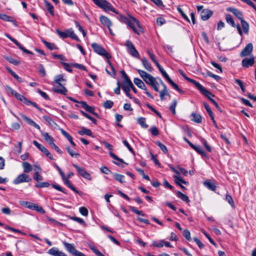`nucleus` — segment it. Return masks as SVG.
<instances>
[{"instance_id": "1", "label": "nucleus", "mask_w": 256, "mask_h": 256, "mask_svg": "<svg viewBox=\"0 0 256 256\" xmlns=\"http://www.w3.org/2000/svg\"><path fill=\"white\" fill-rule=\"evenodd\" d=\"M119 20L126 24L128 27L132 28L135 33L138 34H140V32L142 31V28L138 21L134 17H120Z\"/></svg>"}, {"instance_id": "2", "label": "nucleus", "mask_w": 256, "mask_h": 256, "mask_svg": "<svg viewBox=\"0 0 256 256\" xmlns=\"http://www.w3.org/2000/svg\"><path fill=\"white\" fill-rule=\"evenodd\" d=\"M66 81V80L64 78V75L62 74L56 76L54 78V82L60 86V88H54V91L57 93L66 94L67 92V90L61 84V82Z\"/></svg>"}, {"instance_id": "3", "label": "nucleus", "mask_w": 256, "mask_h": 256, "mask_svg": "<svg viewBox=\"0 0 256 256\" xmlns=\"http://www.w3.org/2000/svg\"><path fill=\"white\" fill-rule=\"evenodd\" d=\"M56 32L62 38H66L70 37L78 42L80 41V39L74 34V30L72 28L67 29L64 32L61 31L59 30H56Z\"/></svg>"}, {"instance_id": "4", "label": "nucleus", "mask_w": 256, "mask_h": 256, "mask_svg": "<svg viewBox=\"0 0 256 256\" xmlns=\"http://www.w3.org/2000/svg\"><path fill=\"white\" fill-rule=\"evenodd\" d=\"M198 90L208 98L210 102L215 106L220 112H222V110L219 106L218 104L212 98L214 96V95L213 94L207 90L202 85L200 86Z\"/></svg>"}, {"instance_id": "5", "label": "nucleus", "mask_w": 256, "mask_h": 256, "mask_svg": "<svg viewBox=\"0 0 256 256\" xmlns=\"http://www.w3.org/2000/svg\"><path fill=\"white\" fill-rule=\"evenodd\" d=\"M91 46L94 52L98 54L104 56L106 59L111 58L110 55L102 46L95 42L92 44Z\"/></svg>"}, {"instance_id": "6", "label": "nucleus", "mask_w": 256, "mask_h": 256, "mask_svg": "<svg viewBox=\"0 0 256 256\" xmlns=\"http://www.w3.org/2000/svg\"><path fill=\"white\" fill-rule=\"evenodd\" d=\"M62 244L66 250L74 256H86L84 253L78 251L73 244H69L66 242H62Z\"/></svg>"}, {"instance_id": "7", "label": "nucleus", "mask_w": 256, "mask_h": 256, "mask_svg": "<svg viewBox=\"0 0 256 256\" xmlns=\"http://www.w3.org/2000/svg\"><path fill=\"white\" fill-rule=\"evenodd\" d=\"M98 6L108 13H110L112 12L116 14H118V11L106 0H102Z\"/></svg>"}, {"instance_id": "8", "label": "nucleus", "mask_w": 256, "mask_h": 256, "mask_svg": "<svg viewBox=\"0 0 256 256\" xmlns=\"http://www.w3.org/2000/svg\"><path fill=\"white\" fill-rule=\"evenodd\" d=\"M128 52L133 57L140 58V54L138 50L136 49L134 45L130 40H126V42Z\"/></svg>"}, {"instance_id": "9", "label": "nucleus", "mask_w": 256, "mask_h": 256, "mask_svg": "<svg viewBox=\"0 0 256 256\" xmlns=\"http://www.w3.org/2000/svg\"><path fill=\"white\" fill-rule=\"evenodd\" d=\"M128 52L133 57L140 58V54L138 50L136 49L134 45L130 40H126V42Z\"/></svg>"}, {"instance_id": "10", "label": "nucleus", "mask_w": 256, "mask_h": 256, "mask_svg": "<svg viewBox=\"0 0 256 256\" xmlns=\"http://www.w3.org/2000/svg\"><path fill=\"white\" fill-rule=\"evenodd\" d=\"M226 21L228 24L234 28H236L238 34L240 36H242L243 33L241 29L240 24L238 22L237 19H234L232 17H226Z\"/></svg>"}, {"instance_id": "11", "label": "nucleus", "mask_w": 256, "mask_h": 256, "mask_svg": "<svg viewBox=\"0 0 256 256\" xmlns=\"http://www.w3.org/2000/svg\"><path fill=\"white\" fill-rule=\"evenodd\" d=\"M32 178L26 174L22 173L18 175L14 180V184H18L24 182H30Z\"/></svg>"}, {"instance_id": "12", "label": "nucleus", "mask_w": 256, "mask_h": 256, "mask_svg": "<svg viewBox=\"0 0 256 256\" xmlns=\"http://www.w3.org/2000/svg\"><path fill=\"white\" fill-rule=\"evenodd\" d=\"M73 166L80 176L89 180H92V178L90 174L87 172L84 168L79 166L76 164H73Z\"/></svg>"}, {"instance_id": "13", "label": "nucleus", "mask_w": 256, "mask_h": 256, "mask_svg": "<svg viewBox=\"0 0 256 256\" xmlns=\"http://www.w3.org/2000/svg\"><path fill=\"white\" fill-rule=\"evenodd\" d=\"M134 82L140 88L145 90V94L150 98H154L152 95L148 92L144 82L138 78H134Z\"/></svg>"}, {"instance_id": "14", "label": "nucleus", "mask_w": 256, "mask_h": 256, "mask_svg": "<svg viewBox=\"0 0 256 256\" xmlns=\"http://www.w3.org/2000/svg\"><path fill=\"white\" fill-rule=\"evenodd\" d=\"M32 143L40 150L46 156L48 157L50 160L54 159L52 154H51L50 152L44 146L41 144H39L36 140H34Z\"/></svg>"}, {"instance_id": "15", "label": "nucleus", "mask_w": 256, "mask_h": 256, "mask_svg": "<svg viewBox=\"0 0 256 256\" xmlns=\"http://www.w3.org/2000/svg\"><path fill=\"white\" fill-rule=\"evenodd\" d=\"M132 86V82L130 80H127L126 81H124V85L122 86V90L125 92L126 96L130 98H132V97L130 94Z\"/></svg>"}, {"instance_id": "16", "label": "nucleus", "mask_w": 256, "mask_h": 256, "mask_svg": "<svg viewBox=\"0 0 256 256\" xmlns=\"http://www.w3.org/2000/svg\"><path fill=\"white\" fill-rule=\"evenodd\" d=\"M6 36L9 38L12 42L14 44H15L18 48L20 49L22 51H23L24 52L30 54H34L31 51L26 50L24 46H22L20 42H18L17 40L16 39L12 38V36H10L8 34H6Z\"/></svg>"}, {"instance_id": "17", "label": "nucleus", "mask_w": 256, "mask_h": 256, "mask_svg": "<svg viewBox=\"0 0 256 256\" xmlns=\"http://www.w3.org/2000/svg\"><path fill=\"white\" fill-rule=\"evenodd\" d=\"M253 50V46L252 43H248L240 52V56L244 57L249 56Z\"/></svg>"}, {"instance_id": "18", "label": "nucleus", "mask_w": 256, "mask_h": 256, "mask_svg": "<svg viewBox=\"0 0 256 256\" xmlns=\"http://www.w3.org/2000/svg\"><path fill=\"white\" fill-rule=\"evenodd\" d=\"M100 20L103 26L108 28L110 34L113 35L112 30L110 28L112 22L110 20L108 17H100Z\"/></svg>"}, {"instance_id": "19", "label": "nucleus", "mask_w": 256, "mask_h": 256, "mask_svg": "<svg viewBox=\"0 0 256 256\" xmlns=\"http://www.w3.org/2000/svg\"><path fill=\"white\" fill-rule=\"evenodd\" d=\"M48 253L52 256H67L64 252L58 250V248L56 247L50 248Z\"/></svg>"}, {"instance_id": "20", "label": "nucleus", "mask_w": 256, "mask_h": 256, "mask_svg": "<svg viewBox=\"0 0 256 256\" xmlns=\"http://www.w3.org/2000/svg\"><path fill=\"white\" fill-rule=\"evenodd\" d=\"M81 106L87 112L93 114L94 116L98 117V114L94 112V108L88 106L86 102L82 101L80 102Z\"/></svg>"}, {"instance_id": "21", "label": "nucleus", "mask_w": 256, "mask_h": 256, "mask_svg": "<svg viewBox=\"0 0 256 256\" xmlns=\"http://www.w3.org/2000/svg\"><path fill=\"white\" fill-rule=\"evenodd\" d=\"M22 118L25 120L28 124L40 130V128L38 124H36L33 120L28 118L24 114H20Z\"/></svg>"}, {"instance_id": "22", "label": "nucleus", "mask_w": 256, "mask_h": 256, "mask_svg": "<svg viewBox=\"0 0 256 256\" xmlns=\"http://www.w3.org/2000/svg\"><path fill=\"white\" fill-rule=\"evenodd\" d=\"M254 62V58L252 56L250 58H245L242 60V64L243 67L248 68L250 66H252Z\"/></svg>"}, {"instance_id": "23", "label": "nucleus", "mask_w": 256, "mask_h": 256, "mask_svg": "<svg viewBox=\"0 0 256 256\" xmlns=\"http://www.w3.org/2000/svg\"><path fill=\"white\" fill-rule=\"evenodd\" d=\"M192 148L194 150L198 153L201 155L202 158H208L209 157L208 155L204 152L202 148L200 146H196L194 145L192 146Z\"/></svg>"}, {"instance_id": "24", "label": "nucleus", "mask_w": 256, "mask_h": 256, "mask_svg": "<svg viewBox=\"0 0 256 256\" xmlns=\"http://www.w3.org/2000/svg\"><path fill=\"white\" fill-rule=\"evenodd\" d=\"M204 184L207 188L211 190L215 191L216 190V184L210 180H207L205 181Z\"/></svg>"}, {"instance_id": "25", "label": "nucleus", "mask_w": 256, "mask_h": 256, "mask_svg": "<svg viewBox=\"0 0 256 256\" xmlns=\"http://www.w3.org/2000/svg\"><path fill=\"white\" fill-rule=\"evenodd\" d=\"M180 73H181L182 75V76L188 82L193 84L197 88V89L200 88V86L202 84H200L198 82H196V80H195L193 79H192V78H190L187 77L186 76V74H184L182 71H180Z\"/></svg>"}, {"instance_id": "26", "label": "nucleus", "mask_w": 256, "mask_h": 256, "mask_svg": "<svg viewBox=\"0 0 256 256\" xmlns=\"http://www.w3.org/2000/svg\"><path fill=\"white\" fill-rule=\"evenodd\" d=\"M144 68L149 72L152 70V68L150 64L146 58H143L141 59Z\"/></svg>"}, {"instance_id": "27", "label": "nucleus", "mask_w": 256, "mask_h": 256, "mask_svg": "<svg viewBox=\"0 0 256 256\" xmlns=\"http://www.w3.org/2000/svg\"><path fill=\"white\" fill-rule=\"evenodd\" d=\"M240 20L241 25L243 29L244 32L246 34H248L249 31V25L247 22L242 19L240 17H236Z\"/></svg>"}, {"instance_id": "28", "label": "nucleus", "mask_w": 256, "mask_h": 256, "mask_svg": "<svg viewBox=\"0 0 256 256\" xmlns=\"http://www.w3.org/2000/svg\"><path fill=\"white\" fill-rule=\"evenodd\" d=\"M22 166L24 170V172L25 174H28L32 170V166L28 162H24L22 164Z\"/></svg>"}, {"instance_id": "29", "label": "nucleus", "mask_w": 256, "mask_h": 256, "mask_svg": "<svg viewBox=\"0 0 256 256\" xmlns=\"http://www.w3.org/2000/svg\"><path fill=\"white\" fill-rule=\"evenodd\" d=\"M191 120L196 123H201L202 120V116L200 114H198L194 112H192L191 114Z\"/></svg>"}, {"instance_id": "30", "label": "nucleus", "mask_w": 256, "mask_h": 256, "mask_svg": "<svg viewBox=\"0 0 256 256\" xmlns=\"http://www.w3.org/2000/svg\"><path fill=\"white\" fill-rule=\"evenodd\" d=\"M41 134L44 138L45 140L48 143L50 146L54 142V138L49 135L48 132H44L41 131Z\"/></svg>"}, {"instance_id": "31", "label": "nucleus", "mask_w": 256, "mask_h": 256, "mask_svg": "<svg viewBox=\"0 0 256 256\" xmlns=\"http://www.w3.org/2000/svg\"><path fill=\"white\" fill-rule=\"evenodd\" d=\"M174 181L177 184H180L182 183L186 185H188V182L186 180H184L180 176V174L178 175H174Z\"/></svg>"}, {"instance_id": "32", "label": "nucleus", "mask_w": 256, "mask_h": 256, "mask_svg": "<svg viewBox=\"0 0 256 256\" xmlns=\"http://www.w3.org/2000/svg\"><path fill=\"white\" fill-rule=\"evenodd\" d=\"M176 195L178 198H180L182 200L186 202V203L190 202V200L189 198L186 194L182 193L180 191H178L176 192Z\"/></svg>"}, {"instance_id": "33", "label": "nucleus", "mask_w": 256, "mask_h": 256, "mask_svg": "<svg viewBox=\"0 0 256 256\" xmlns=\"http://www.w3.org/2000/svg\"><path fill=\"white\" fill-rule=\"evenodd\" d=\"M227 12H232L234 16H240L242 14L238 9L232 7H229L226 9Z\"/></svg>"}, {"instance_id": "34", "label": "nucleus", "mask_w": 256, "mask_h": 256, "mask_svg": "<svg viewBox=\"0 0 256 256\" xmlns=\"http://www.w3.org/2000/svg\"><path fill=\"white\" fill-rule=\"evenodd\" d=\"M78 134L81 136L86 134L89 136H92V132L90 129H87L84 127H82L80 130L78 131Z\"/></svg>"}, {"instance_id": "35", "label": "nucleus", "mask_w": 256, "mask_h": 256, "mask_svg": "<svg viewBox=\"0 0 256 256\" xmlns=\"http://www.w3.org/2000/svg\"><path fill=\"white\" fill-rule=\"evenodd\" d=\"M148 85L150 86L155 92H159V84L156 80V78L153 80L152 82L149 84Z\"/></svg>"}, {"instance_id": "36", "label": "nucleus", "mask_w": 256, "mask_h": 256, "mask_svg": "<svg viewBox=\"0 0 256 256\" xmlns=\"http://www.w3.org/2000/svg\"><path fill=\"white\" fill-rule=\"evenodd\" d=\"M148 85L150 86L155 92H159V84L156 80V78L153 80L152 82L149 84Z\"/></svg>"}, {"instance_id": "37", "label": "nucleus", "mask_w": 256, "mask_h": 256, "mask_svg": "<svg viewBox=\"0 0 256 256\" xmlns=\"http://www.w3.org/2000/svg\"><path fill=\"white\" fill-rule=\"evenodd\" d=\"M22 102L28 105V106H29L30 104L32 105L33 106L36 108L37 109H38V110H42V109L41 108H40L36 104L34 103V102H32V101L30 100H28L26 97L24 98V100L22 101Z\"/></svg>"}, {"instance_id": "38", "label": "nucleus", "mask_w": 256, "mask_h": 256, "mask_svg": "<svg viewBox=\"0 0 256 256\" xmlns=\"http://www.w3.org/2000/svg\"><path fill=\"white\" fill-rule=\"evenodd\" d=\"M146 118L143 117H140L138 118V122L139 124L144 128H147L148 127V124H146Z\"/></svg>"}, {"instance_id": "39", "label": "nucleus", "mask_w": 256, "mask_h": 256, "mask_svg": "<svg viewBox=\"0 0 256 256\" xmlns=\"http://www.w3.org/2000/svg\"><path fill=\"white\" fill-rule=\"evenodd\" d=\"M43 43L44 45L50 50H57L58 48L54 43H51L50 42H48L46 40H42Z\"/></svg>"}, {"instance_id": "40", "label": "nucleus", "mask_w": 256, "mask_h": 256, "mask_svg": "<svg viewBox=\"0 0 256 256\" xmlns=\"http://www.w3.org/2000/svg\"><path fill=\"white\" fill-rule=\"evenodd\" d=\"M107 62L110 65V67L111 68V70H112V72L108 71L107 70V68L106 69V72H107V73L108 74H109L111 76H115L116 74V72L115 70V69H114V67L112 66V63L110 62V60H109V59H107Z\"/></svg>"}, {"instance_id": "41", "label": "nucleus", "mask_w": 256, "mask_h": 256, "mask_svg": "<svg viewBox=\"0 0 256 256\" xmlns=\"http://www.w3.org/2000/svg\"><path fill=\"white\" fill-rule=\"evenodd\" d=\"M32 210H35L41 214L45 213V210L43 209V208L37 204H33Z\"/></svg>"}, {"instance_id": "42", "label": "nucleus", "mask_w": 256, "mask_h": 256, "mask_svg": "<svg viewBox=\"0 0 256 256\" xmlns=\"http://www.w3.org/2000/svg\"><path fill=\"white\" fill-rule=\"evenodd\" d=\"M155 143L164 154L168 153V150L165 145H164L163 144H162L159 141L156 142Z\"/></svg>"}, {"instance_id": "43", "label": "nucleus", "mask_w": 256, "mask_h": 256, "mask_svg": "<svg viewBox=\"0 0 256 256\" xmlns=\"http://www.w3.org/2000/svg\"><path fill=\"white\" fill-rule=\"evenodd\" d=\"M213 14V12L209 9L203 10L200 14V16H212Z\"/></svg>"}, {"instance_id": "44", "label": "nucleus", "mask_w": 256, "mask_h": 256, "mask_svg": "<svg viewBox=\"0 0 256 256\" xmlns=\"http://www.w3.org/2000/svg\"><path fill=\"white\" fill-rule=\"evenodd\" d=\"M114 178L118 182L120 183H124L125 182L124 181V176L117 173H115L114 174Z\"/></svg>"}, {"instance_id": "45", "label": "nucleus", "mask_w": 256, "mask_h": 256, "mask_svg": "<svg viewBox=\"0 0 256 256\" xmlns=\"http://www.w3.org/2000/svg\"><path fill=\"white\" fill-rule=\"evenodd\" d=\"M177 105V100L176 99H174L172 101V103L170 106L169 109L174 114H176V108Z\"/></svg>"}, {"instance_id": "46", "label": "nucleus", "mask_w": 256, "mask_h": 256, "mask_svg": "<svg viewBox=\"0 0 256 256\" xmlns=\"http://www.w3.org/2000/svg\"><path fill=\"white\" fill-rule=\"evenodd\" d=\"M66 149L72 157L76 158L80 156L78 153L74 152V151L70 146H67Z\"/></svg>"}, {"instance_id": "47", "label": "nucleus", "mask_w": 256, "mask_h": 256, "mask_svg": "<svg viewBox=\"0 0 256 256\" xmlns=\"http://www.w3.org/2000/svg\"><path fill=\"white\" fill-rule=\"evenodd\" d=\"M168 82L171 84V86L174 89L178 91L181 94L184 93V92L179 88L178 85L175 82H174L172 80H170Z\"/></svg>"}, {"instance_id": "48", "label": "nucleus", "mask_w": 256, "mask_h": 256, "mask_svg": "<svg viewBox=\"0 0 256 256\" xmlns=\"http://www.w3.org/2000/svg\"><path fill=\"white\" fill-rule=\"evenodd\" d=\"M160 97L161 100H164V96H168L169 92L168 90H162L160 91H159Z\"/></svg>"}, {"instance_id": "49", "label": "nucleus", "mask_w": 256, "mask_h": 256, "mask_svg": "<svg viewBox=\"0 0 256 256\" xmlns=\"http://www.w3.org/2000/svg\"><path fill=\"white\" fill-rule=\"evenodd\" d=\"M41 172H35L33 176V178L36 180L38 183L40 181L43 180L42 176L40 174Z\"/></svg>"}, {"instance_id": "50", "label": "nucleus", "mask_w": 256, "mask_h": 256, "mask_svg": "<svg viewBox=\"0 0 256 256\" xmlns=\"http://www.w3.org/2000/svg\"><path fill=\"white\" fill-rule=\"evenodd\" d=\"M149 130L150 131L152 134L154 136H157L159 134V130L156 126H152L150 128Z\"/></svg>"}, {"instance_id": "51", "label": "nucleus", "mask_w": 256, "mask_h": 256, "mask_svg": "<svg viewBox=\"0 0 256 256\" xmlns=\"http://www.w3.org/2000/svg\"><path fill=\"white\" fill-rule=\"evenodd\" d=\"M50 186V184L48 183V182H40L36 184L35 185V187L38 188H48Z\"/></svg>"}, {"instance_id": "52", "label": "nucleus", "mask_w": 256, "mask_h": 256, "mask_svg": "<svg viewBox=\"0 0 256 256\" xmlns=\"http://www.w3.org/2000/svg\"><path fill=\"white\" fill-rule=\"evenodd\" d=\"M114 106V102L112 100H107L103 104V106L105 108H111Z\"/></svg>"}, {"instance_id": "53", "label": "nucleus", "mask_w": 256, "mask_h": 256, "mask_svg": "<svg viewBox=\"0 0 256 256\" xmlns=\"http://www.w3.org/2000/svg\"><path fill=\"white\" fill-rule=\"evenodd\" d=\"M45 4H46V8L48 10L50 14L51 15H53L54 14V11H53L54 7H53V6L50 3H49L48 2H46V1L45 2Z\"/></svg>"}, {"instance_id": "54", "label": "nucleus", "mask_w": 256, "mask_h": 256, "mask_svg": "<svg viewBox=\"0 0 256 256\" xmlns=\"http://www.w3.org/2000/svg\"><path fill=\"white\" fill-rule=\"evenodd\" d=\"M20 205L24 206L32 210V206L33 203L26 202V201H20Z\"/></svg>"}, {"instance_id": "55", "label": "nucleus", "mask_w": 256, "mask_h": 256, "mask_svg": "<svg viewBox=\"0 0 256 256\" xmlns=\"http://www.w3.org/2000/svg\"><path fill=\"white\" fill-rule=\"evenodd\" d=\"M90 248L97 256H103V254L96 246H90Z\"/></svg>"}, {"instance_id": "56", "label": "nucleus", "mask_w": 256, "mask_h": 256, "mask_svg": "<svg viewBox=\"0 0 256 256\" xmlns=\"http://www.w3.org/2000/svg\"><path fill=\"white\" fill-rule=\"evenodd\" d=\"M6 59L10 63L14 64L15 66H17L20 64V62L18 60H17L12 57L7 56L6 58Z\"/></svg>"}, {"instance_id": "57", "label": "nucleus", "mask_w": 256, "mask_h": 256, "mask_svg": "<svg viewBox=\"0 0 256 256\" xmlns=\"http://www.w3.org/2000/svg\"><path fill=\"white\" fill-rule=\"evenodd\" d=\"M204 106L207 112L208 113L209 116L210 117L213 116L214 114H213L212 112L210 106H209V105L206 102H204Z\"/></svg>"}, {"instance_id": "58", "label": "nucleus", "mask_w": 256, "mask_h": 256, "mask_svg": "<svg viewBox=\"0 0 256 256\" xmlns=\"http://www.w3.org/2000/svg\"><path fill=\"white\" fill-rule=\"evenodd\" d=\"M234 82H235V83H236V84H238L240 86V87L241 90H242V92H245V88H244V86L243 82L241 80H240L239 79H235L234 80Z\"/></svg>"}, {"instance_id": "59", "label": "nucleus", "mask_w": 256, "mask_h": 256, "mask_svg": "<svg viewBox=\"0 0 256 256\" xmlns=\"http://www.w3.org/2000/svg\"><path fill=\"white\" fill-rule=\"evenodd\" d=\"M70 218L74 221H76V222H78L79 224H80L82 225H86L85 222L82 218L72 216Z\"/></svg>"}, {"instance_id": "60", "label": "nucleus", "mask_w": 256, "mask_h": 256, "mask_svg": "<svg viewBox=\"0 0 256 256\" xmlns=\"http://www.w3.org/2000/svg\"><path fill=\"white\" fill-rule=\"evenodd\" d=\"M226 200L232 206L234 207V204L233 200V199L231 196L228 194H227L226 196Z\"/></svg>"}, {"instance_id": "61", "label": "nucleus", "mask_w": 256, "mask_h": 256, "mask_svg": "<svg viewBox=\"0 0 256 256\" xmlns=\"http://www.w3.org/2000/svg\"><path fill=\"white\" fill-rule=\"evenodd\" d=\"M201 142H202V144H203V145L205 147V148H206V150L208 152H212V148L207 143V142L206 140H204V138H202L201 139Z\"/></svg>"}, {"instance_id": "62", "label": "nucleus", "mask_w": 256, "mask_h": 256, "mask_svg": "<svg viewBox=\"0 0 256 256\" xmlns=\"http://www.w3.org/2000/svg\"><path fill=\"white\" fill-rule=\"evenodd\" d=\"M182 234L188 240H190L191 238H190V234L188 230H185L182 232Z\"/></svg>"}, {"instance_id": "63", "label": "nucleus", "mask_w": 256, "mask_h": 256, "mask_svg": "<svg viewBox=\"0 0 256 256\" xmlns=\"http://www.w3.org/2000/svg\"><path fill=\"white\" fill-rule=\"evenodd\" d=\"M164 240H160V241L157 242H152V246L156 248H162L164 246Z\"/></svg>"}, {"instance_id": "64", "label": "nucleus", "mask_w": 256, "mask_h": 256, "mask_svg": "<svg viewBox=\"0 0 256 256\" xmlns=\"http://www.w3.org/2000/svg\"><path fill=\"white\" fill-rule=\"evenodd\" d=\"M79 212L84 216H87L88 214L87 208L84 206H82L80 208Z\"/></svg>"}]
</instances>
